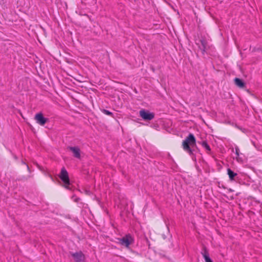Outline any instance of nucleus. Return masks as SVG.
Here are the masks:
<instances>
[{
  "label": "nucleus",
  "instance_id": "obj_1",
  "mask_svg": "<svg viewBox=\"0 0 262 262\" xmlns=\"http://www.w3.org/2000/svg\"><path fill=\"white\" fill-rule=\"evenodd\" d=\"M195 139L193 135L190 134L183 141L182 146L184 150L191 155L192 151L190 146L194 145L195 144Z\"/></svg>",
  "mask_w": 262,
  "mask_h": 262
},
{
  "label": "nucleus",
  "instance_id": "obj_2",
  "mask_svg": "<svg viewBox=\"0 0 262 262\" xmlns=\"http://www.w3.org/2000/svg\"><path fill=\"white\" fill-rule=\"evenodd\" d=\"M59 177L64 183V187L67 189L71 190V184L70 182L69 174L68 171L64 167L61 168Z\"/></svg>",
  "mask_w": 262,
  "mask_h": 262
},
{
  "label": "nucleus",
  "instance_id": "obj_3",
  "mask_svg": "<svg viewBox=\"0 0 262 262\" xmlns=\"http://www.w3.org/2000/svg\"><path fill=\"white\" fill-rule=\"evenodd\" d=\"M118 243L122 246L128 248L134 243L133 237L129 234L125 235L122 238H118Z\"/></svg>",
  "mask_w": 262,
  "mask_h": 262
},
{
  "label": "nucleus",
  "instance_id": "obj_4",
  "mask_svg": "<svg viewBox=\"0 0 262 262\" xmlns=\"http://www.w3.org/2000/svg\"><path fill=\"white\" fill-rule=\"evenodd\" d=\"M140 116L143 120L145 121H150L154 118L155 114L153 113L149 112L148 111L142 109L139 112Z\"/></svg>",
  "mask_w": 262,
  "mask_h": 262
},
{
  "label": "nucleus",
  "instance_id": "obj_5",
  "mask_svg": "<svg viewBox=\"0 0 262 262\" xmlns=\"http://www.w3.org/2000/svg\"><path fill=\"white\" fill-rule=\"evenodd\" d=\"M34 119L38 124L42 126L44 125L48 120L47 118H45L41 113L36 114Z\"/></svg>",
  "mask_w": 262,
  "mask_h": 262
},
{
  "label": "nucleus",
  "instance_id": "obj_6",
  "mask_svg": "<svg viewBox=\"0 0 262 262\" xmlns=\"http://www.w3.org/2000/svg\"><path fill=\"white\" fill-rule=\"evenodd\" d=\"M71 255L76 262H82L85 259V256L81 251L72 253Z\"/></svg>",
  "mask_w": 262,
  "mask_h": 262
},
{
  "label": "nucleus",
  "instance_id": "obj_7",
  "mask_svg": "<svg viewBox=\"0 0 262 262\" xmlns=\"http://www.w3.org/2000/svg\"><path fill=\"white\" fill-rule=\"evenodd\" d=\"M68 149L73 152L74 157L80 159V149L78 146L69 147Z\"/></svg>",
  "mask_w": 262,
  "mask_h": 262
},
{
  "label": "nucleus",
  "instance_id": "obj_8",
  "mask_svg": "<svg viewBox=\"0 0 262 262\" xmlns=\"http://www.w3.org/2000/svg\"><path fill=\"white\" fill-rule=\"evenodd\" d=\"M202 254L205 259V262H213L209 257L208 252L206 249H204V252H202Z\"/></svg>",
  "mask_w": 262,
  "mask_h": 262
},
{
  "label": "nucleus",
  "instance_id": "obj_9",
  "mask_svg": "<svg viewBox=\"0 0 262 262\" xmlns=\"http://www.w3.org/2000/svg\"><path fill=\"white\" fill-rule=\"evenodd\" d=\"M227 174L229 176V179L230 181H233L234 180V177L237 176V173L234 172L231 169L228 168L227 169Z\"/></svg>",
  "mask_w": 262,
  "mask_h": 262
},
{
  "label": "nucleus",
  "instance_id": "obj_10",
  "mask_svg": "<svg viewBox=\"0 0 262 262\" xmlns=\"http://www.w3.org/2000/svg\"><path fill=\"white\" fill-rule=\"evenodd\" d=\"M234 82L235 84L239 88H243L245 85V84L243 81L238 78L234 79Z\"/></svg>",
  "mask_w": 262,
  "mask_h": 262
},
{
  "label": "nucleus",
  "instance_id": "obj_11",
  "mask_svg": "<svg viewBox=\"0 0 262 262\" xmlns=\"http://www.w3.org/2000/svg\"><path fill=\"white\" fill-rule=\"evenodd\" d=\"M202 144V146L208 151V152H210V150H211V149H210V147L209 146V145L208 144V143L204 141L202 142L201 143Z\"/></svg>",
  "mask_w": 262,
  "mask_h": 262
},
{
  "label": "nucleus",
  "instance_id": "obj_12",
  "mask_svg": "<svg viewBox=\"0 0 262 262\" xmlns=\"http://www.w3.org/2000/svg\"><path fill=\"white\" fill-rule=\"evenodd\" d=\"M102 112L104 114H105L106 115H108V116H111L112 117H113V113L112 112H110L108 110L103 109V110H102Z\"/></svg>",
  "mask_w": 262,
  "mask_h": 262
},
{
  "label": "nucleus",
  "instance_id": "obj_13",
  "mask_svg": "<svg viewBox=\"0 0 262 262\" xmlns=\"http://www.w3.org/2000/svg\"><path fill=\"white\" fill-rule=\"evenodd\" d=\"M235 154L236 156L239 157V149L238 147H236L235 148Z\"/></svg>",
  "mask_w": 262,
  "mask_h": 262
},
{
  "label": "nucleus",
  "instance_id": "obj_14",
  "mask_svg": "<svg viewBox=\"0 0 262 262\" xmlns=\"http://www.w3.org/2000/svg\"><path fill=\"white\" fill-rule=\"evenodd\" d=\"M236 160H237V161L238 162H242V159L239 157H239L236 156Z\"/></svg>",
  "mask_w": 262,
  "mask_h": 262
}]
</instances>
